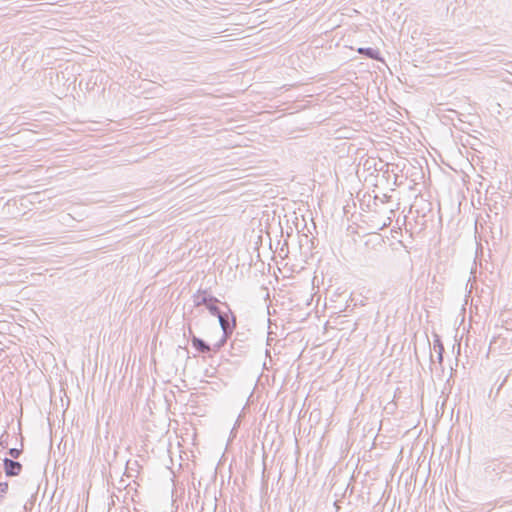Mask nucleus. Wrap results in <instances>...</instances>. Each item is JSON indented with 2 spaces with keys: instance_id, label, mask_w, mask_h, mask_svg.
Segmentation results:
<instances>
[{
  "instance_id": "obj_1",
  "label": "nucleus",
  "mask_w": 512,
  "mask_h": 512,
  "mask_svg": "<svg viewBox=\"0 0 512 512\" xmlns=\"http://www.w3.org/2000/svg\"><path fill=\"white\" fill-rule=\"evenodd\" d=\"M192 300L195 308L204 306L212 316L217 317L222 312L219 305H222L223 302L206 289H198L192 295Z\"/></svg>"
},
{
  "instance_id": "obj_2",
  "label": "nucleus",
  "mask_w": 512,
  "mask_h": 512,
  "mask_svg": "<svg viewBox=\"0 0 512 512\" xmlns=\"http://www.w3.org/2000/svg\"><path fill=\"white\" fill-rule=\"evenodd\" d=\"M254 337L249 332H236L230 344V355L233 357H244L249 354L253 345Z\"/></svg>"
},
{
  "instance_id": "obj_3",
  "label": "nucleus",
  "mask_w": 512,
  "mask_h": 512,
  "mask_svg": "<svg viewBox=\"0 0 512 512\" xmlns=\"http://www.w3.org/2000/svg\"><path fill=\"white\" fill-rule=\"evenodd\" d=\"M484 472L492 480H500L512 475V462H507L502 458L491 459L485 463Z\"/></svg>"
},
{
  "instance_id": "obj_4",
  "label": "nucleus",
  "mask_w": 512,
  "mask_h": 512,
  "mask_svg": "<svg viewBox=\"0 0 512 512\" xmlns=\"http://www.w3.org/2000/svg\"><path fill=\"white\" fill-rule=\"evenodd\" d=\"M222 306L226 311H222L217 316L221 329H225V327L236 328L237 318L235 313L231 310L230 305L227 302H224L222 303Z\"/></svg>"
},
{
  "instance_id": "obj_5",
  "label": "nucleus",
  "mask_w": 512,
  "mask_h": 512,
  "mask_svg": "<svg viewBox=\"0 0 512 512\" xmlns=\"http://www.w3.org/2000/svg\"><path fill=\"white\" fill-rule=\"evenodd\" d=\"M189 330V335H190V341H191V345L192 347L198 352V353H201V354H205V355H208V353H210V344L207 343L205 340H203L202 338L194 335L193 331H192V328L189 327L188 328Z\"/></svg>"
},
{
  "instance_id": "obj_6",
  "label": "nucleus",
  "mask_w": 512,
  "mask_h": 512,
  "mask_svg": "<svg viewBox=\"0 0 512 512\" xmlns=\"http://www.w3.org/2000/svg\"><path fill=\"white\" fill-rule=\"evenodd\" d=\"M3 468L7 477L18 476L22 471V464L11 458L3 459Z\"/></svg>"
},
{
  "instance_id": "obj_7",
  "label": "nucleus",
  "mask_w": 512,
  "mask_h": 512,
  "mask_svg": "<svg viewBox=\"0 0 512 512\" xmlns=\"http://www.w3.org/2000/svg\"><path fill=\"white\" fill-rule=\"evenodd\" d=\"M358 53L365 56L366 58L381 61L382 57L380 55V51L378 49H374L372 47H361L358 49Z\"/></svg>"
},
{
  "instance_id": "obj_8",
  "label": "nucleus",
  "mask_w": 512,
  "mask_h": 512,
  "mask_svg": "<svg viewBox=\"0 0 512 512\" xmlns=\"http://www.w3.org/2000/svg\"><path fill=\"white\" fill-rule=\"evenodd\" d=\"M224 346V340L219 339L215 344L210 345V353H208V356L212 357L217 354Z\"/></svg>"
},
{
  "instance_id": "obj_9",
  "label": "nucleus",
  "mask_w": 512,
  "mask_h": 512,
  "mask_svg": "<svg viewBox=\"0 0 512 512\" xmlns=\"http://www.w3.org/2000/svg\"><path fill=\"white\" fill-rule=\"evenodd\" d=\"M22 453H23V439L21 440L20 448H10L8 450V454L10 455L11 459H13V460L18 459Z\"/></svg>"
},
{
  "instance_id": "obj_10",
  "label": "nucleus",
  "mask_w": 512,
  "mask_h": 512,
  "mask_svg": "<svg viewBox=\"0 0 512 512\" xmlns=\"http://www.w3.org/2000/svg\"><path fill=\"white\" fill-rule=\"evenodd\" d=\"M235 328L232 327H225V329H222V336L220 340H224V344L226 345L228 340L232 337V334L234 332Z\"/></svg>"
},
{
  "instance_id": "obj_11",
  "label": "nucleus",
  "mask_w": 512,
  "mask_h": 512,
  "mask_svg": "<svg viewBox=\"0 0 512 512\" xmlns=\"http://www.w3.org/2000/svg\"><path fill=\"white\" fill-rule=\"evenodd\" d=\"M433 349L435 352L439 351L440 349L445 350L442 340H441L440 336L437 334L434 335Z\"/></svg>"
},
{
  "instance_id": "obj_12",
  "label": "nucleus",
  "mask_w": 512,
  "mask_h": 512,
  "mask_svg": "<svg viewBox=\"0 0 512 512\" xmlns=\"http://www.w3.org/2000/svg\"><path fill=\"white\" fill-rule=\"evenodd\" d=\"M7 492H8V483L0 482V504H2L3 500L5 499Z\"/></svg>"
},
{
  "instance_id": "obj_13",
  "label": "nucleus",
  "mask_w": 512,
  "mask_h": 512,
  "mask_svg": "<svg viewBox=\"0 0 512 512\" xmlns=\"http://www.w3.org/2000/svg\"><path fill=\"white\" fill-rule=\"evenodd\" d=\"M4 437L8 438L9 435L7 433L2 434V436L0 438V449H6L8 447V443L4 439Z\"/></svg>"
},
{
  "instance_id": "obj_14",
  "label": "nucleus",
  "mask_w": 512,
  "mask_h": 512,
  "mask_svg": "<svg viewBox=\"0 0 512 512\" xmlns=\"http://www.w3.org/2000/svg\"><path fill=\"white\" fill-rule=\"evenodd\" d=\"M444 351H445V350H441V349H440L439 351H437V352H436V354H437V357H436V358H437V362H438L440 365H442V363H443V354H444Z\"/></svg>"
},
{
  "instance_id": "obj_15",
  "label": "nucleus",
  "mask_w": 512,
  "mask_h": 512,
  "mask_svg": "<svg viewBox=\"0 0 512 512\" xmlns=\"http://www.w3.org/2000/svg\"><path fill=\"white\" fill-rule=\"evenodd\" d=\"M390 197H388L387 195H384L383 198H380L379 196H375L374 197V205H377V201L378 202H381V203H384L385 200H388Z\"/></svg>"
},
{
  "instance_id": "obj_16",
  "label": "nucleus",
  "mask_w": 512,
  "mask_h": 512,
  "mask_svg": "<svg viewBox=\"0 0 512 512\" xmlns=\"http://www.w3.org/2000/svg\"><path fill=\"white\" fill-rule=\"evenodd\" d=\"M391 222H392L391 217H388V218H387V219H386V220L381 224V226L379 227V229H383V228H385V227L389 226V225L391 224Z\"/></svg>"
},
{
  "instance_id": "obj_17",
  "label": "nucleus",
  "mask_w": 512,
  "mask_h": 512,
  "mask_svg": "<svg viewBox=\"0 0 512 512\" xmlns=\"http://www.w3.org/2000/svg\"><path fill=\"white\" fill-rule=\"evenodd\" d=\"M503 413H505L508 417H512V403L508 405V408L504 409Z\"/></svg>"
},
{
  "instance_id": "obj_18",
  "label": "nucleus",
  "mask_w": 512,
  "mask_h": 512,
  "mask_svg": "<svg viewBox=\"0 0 512 512\" xmlns=\"http://www.w3.org/2000/svg\"><path fill=\"white\" fill-rule=\"evenodd\" d=\"M262 481L263 485L267 486V480L265 479V469L263 470Z\"/></svg>"
},
{
  "instance_id": "obj_19",
  "label": "nucleus",
  "mask_w": 512,
  "mask_h": 512,
  "mask_svg": "<svg viewBox=\"0 0 512 512\" xmlns=\"http://www.w3.org/2000/svg\"><path fill=\"white\" fill-rule=\"evenodd\" d=\"M430 363L431 364L435 363L434 356L431 352H430Z\"/></svg>"
},
{
  "instance_id": "obj_20",
  "label": "nucleus",
  "mask_w": 512,
  "mask_h": 512,
  "mask_svg": "<svg viewBox=\"0 0 512 512\" xmlns=\"http://www.w3.org/2000/svg\"><path fill=\"white\" fill-rule=\"evenodd\" d=\"M383 167H387L388 168V165L387 164H383L381 168H379L378 170L379 171H382L383 170ZM386 172H388V169L386 170Z\"/></svg>"
},
{
  "instance_id": "obj_21",
  "label": "nucleus",
  "mask_w": 512,
  "mask_h": 512,
  "mask_svg": "<svg viewBox=\"0 0 512 512\" xmlns=\"http://www.w3.org/2000/svg\"><path fill=\"white\" fill-rule=\"evenodd\" d=\"M265 354H266V356H270V350L266 349Z\"/></svg>"
},
{
  "instance_id": "obj_22",
  "label": "nucleus",
  "mask_w": 512,
  "mask_h": 512,
  "mask_svg": "<svg viewBox=\"0 0 512 512\" xmlns=\"http://www.w3.org/2000/svg\"><path fill=\"white\" fill-rule=\"evenodd\" d=\"M491 189H492V190H494L495 188L492 186V187H491ZM489 191H490V187H489V188H487V190H486V194H488V193H489Z\"/></svg>"
},
{
  "instance_id": "obj_23",
  "label": "nucleus",
  "mask_w": 512,
  "mask_h": 512,
  "mask_svg": "<svg viewBox=\"0 0 512 512\" xmlns=\"http://www.w3.org/2000/svg\"><path fill=\"white\" fill-rule=\"evenodd\" d=\"M496 204H497V202H495L494 205H492V207H489V210H492V208L496 209Z\"/></svg>"
},
{
  "instance_id": "obj_24",
  "label": "nucleus",
  "mask_w": 512,
  "mask_h": 512,
  "mask_svg": "<svg viewBox=\"0 0 512 512\" xmlns=\"http://www.w3.org/2000/svg\"><path fill=\"white\" fill-rule=\"evenodd\" d=\"M496 204H497V202H495L494 205H492V207H489V210H492V208L496 209Z\"/></svg>"
},
{
  "instance_id": "obj_25",
  "label": "nucleus",
  "mask_w": 512,
  "mask_h": 512,
  "mask_svg": "<svg viewBox=\"0 0 512 512\" xmlns=\"http://www.w3.org/2000/svg\"><path fill=\"white\" fill-rule=\"evenodd\" d=\"M271 340L269 337L267 338V345H271Z\"/></svg>"
},
{
  "instance_id": "obj_26",
  "label": "nucleus",
  "mask_w": 512,
  "mask_h": 512,
  "mask_svg": "<svg viewBox=\"0 0 512 512\" xmlns=\"http://www.w3.org/2000/svg\"><path fill=\"white\" fill-rule=\"evenodd\" d=\"M491 194H495V195H497V196H501V195H500L498 192H496V191L492 192Z\"/></svg>"
}]
</instances>
